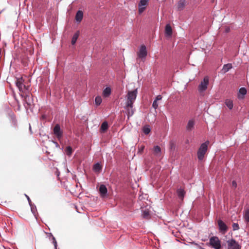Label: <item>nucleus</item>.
<instances>
[{"label": "nucleus", "mask_w": 249, "mask_h": 249, "mask_svg": "<svg viewBox=\"0 0 249 249\" xmlns=\"http://www.w3.org/2000/svg\"><path fill=\"white\" fill-rule=\"evenodd\" d=\"M23 100V105L28 112V110H32L34 106V100L33 96L30 94H26L25 95L20 94Z\"/></svg>", "instance_id": "f257e3e1"}, {"label": "nucleus", "mask_w": 249, "mask_h": 249, "mask_svg": "<svg viewBox=\"0 0 249 249\" xmlns=\"http://www.w3.org/2000/svg\"><path fill=\"white\" fill-rule=\"evenodd\" d=\"M137 89H135L133 90L128 91L126 95L127 100L126 102V107H133V103H134L137 95Z\"/></svg>", "instance_id": "f03ea898"}, {"label": "nucleus", "mask_w": 249, "mask_h": 249, "mask_svg": "<svg viewBox=\"0 0 249 249\" xmlns=\"http://www.w3.org/2000/svg\"><path fill=\"white\" fill-rule=\"evenodd\" d=\"M209 143V141H207L202 143L199 147L197 152V158L199 160H202L204 159L205 155L208 150V146Z\"/></svg>", "instance_id": "7ed1b4c3"}, {"label": "nucleus", "mask_w": 249, "mask_h": 249, "mask_svg": "<svg viewBox=\"0 0 249 249\" xmlns=\"http://www.w3.org/2000/svg\"><path fill=\"white\" fill-rule=\"evenodd\" d=\"M209 243L210 245L214 249H221V241L217 236H212L210 238Z\"/></svg>", "instance_id": "20e7f679"}, {"label": "nucleus", "mask_w": 249, "mask_h": 249, "mask_svg": "<svg viewBox=\"0 0 249 249\" xmlns=\"http://www.w3.org/2000/svg\"><path fill=\"white\" fill-rule=\"evenodd\" d=\"M209 84V78L208 77L205 76L202 81H201L198 86V89L199 92L205 91Z\"/></svg>", "instance_id": "39448f33"}, {"label": "nucleus", "mask_w": 249, "mask_h": 249, "mask_svg": "<svg viewBox=\"0 0 249 249\" xmlns=\"http://www.w3.org/2000/svg\"><path fill=\"white\" fill-rule=\"evenodd\" d=\"M217 224L219 232L222 234H225L228 231V226L221 219L218 220Z\"/></svg>", "instance_id": "423d86ee"}, {"label": "nucleus", "mask_w": 249, "mask_h": 249, "mask_svg": "<svg viewBox=\"0 0 249 249\" xmlns=\"http://www.w3.org/2000/svg\"><path fill=\"white\" fill-rule=\"evenodd\" d=\"M24 80L22 78H18L16 81V86L18 88L19 90L23 92L24 90H27L26 86L23 84Z\"/></svg>", "instance_id": "0eeeda50"}, {"label": "nucleus", "mask_w": 249, "mask_h": 249, "mask_svg": "<svg viewBox=\"0 0 249 249\" xmlns=\"http://www.w3.org/2000/svg\"><path fill=\"white\" fill-rule=\"evenodd\" d=\"M53 133L58 140H60L63 136V131L59 124H56L53 129Z\"/></svg>", "instance_id": "6e6552de"}, {"label": "nucleus", "mask_w": 249, "mask_h": 249, "mask_svg": "<svg viewBox=\"0 0 249 249\" xmlns=\"http://www.w3.org/2000/svg\"><path fill=\"white\" fill-rule=\"evenodd\" d=\"M147 54L146 46L144 45H142L138 53V56L140 58H145Z\"/></svg>", "instance_id": "1a4fd4ad"}, {"label": "nucleus", "mask_w": 249, "mask_h": 249, "mask_svg": "<svg viewBox=\"0 0 249 249\" xmlns=\"http://www.w3.org/2000/svg\"><path fill=\"white\" fill-rule=\"evenodd\" d=\"M9 116L12 126L15 128H17L18 127V121L15 115L13 112H10L9 114Z\"/></svg>", "instance_id": "9d476101"}, {"label": "nucleus", "mask_w": 249, "mask_h": 249, "mask_svg": "<svg viewBox=\"0 0 249 249\" xmlns=\"http://www.w3.org/2000/svg\"><path fill=\"white\" fill-rule=\"evenodd\" d=\"M99 192L101 197H105L107 193V189L106 185L104 184H101L99 187Z\"/></svg>", "instance_id": "9b49d317"}, {"label": "nucleus", "mask_w": 249, "mask_h": 249, "mask_svg": "<svg viewBox=\"0 0 249 249\" xmlns=\"http://www.w3.org/2000/svg\"><path fill=\"white\" fill-rule=\"evenodd\" d=\"M195 121L193 119L189 120L187 124L186 129L187 131L190 132L195 128Z\"/></svg>", "instance_id": "f8f14e48"}, {"label": "nucleus", "mask_w": 249, "mask_h": 249, "mask_svg": "<svg viewBox=\"0 0 249 249\" xmlns=\"http://www.w3.org/2000/svg\"><path fill=\"white\" fill-rule=\"evenodd\" d=\"M45 233L46 234L47 237L50 240H51V239H53V244L54 245V249H57V241H56L55 237L53 235V234L51 232H45Z\"/></svg>", "instance_id": "ddd939ff"}, {"label": "nucleus", "mask_w": 249, "mask_h": 249, "mask_svg": "<svg viewBox=\"0 0 249 249\" xmlns=\"http://www.w3.org/2000/svg\"><path fill=\"white\" fill-rule=\"evenodd\" d=\"M247 94V89L245 88H241L239 90L238 98L239 99H243L244 96Z\"/></svg>", "instance_id": "4468645a"}, {"label": "nucleus", "mask_w": 249, "mask_h": 249, "mask_svg": "<svg viewBox=\"0 0 249 249\" xmlns=\"http://www.w3.org/2000/svg\"><path fill=\"white\" fill-rule=\"evenodd\" d=\"M232 68V66L231 63H228L226 64H224L223 66L222 69L221 71V73H225L226 72L229 71Z\"/></svg>", "instance_id": "2eb2a0df"}, {"label": "nucleus", "mask_w": 249, "mask_h": 249, "mask_svg": "<svg viewBox=\"0 0 249 249\" xmlns=\"http://www.w3.org/2000/svg\"><path fill=\"white\" fill-rule=\"evenodd\" d=\"M111 93V89L109 87H106L103 91V96L105 98L108 97Z\"/></svg>", "instance_id": "dca6fc26"}, {"label": "nucleus", "mask_w": 249, "mask_h": 249, "mask_svg": "<svg viewBox=\"0 0 249 249\" xmlns=\"http://www.w3.org/2000/svg\"><path fill=\"white\" fill-rule=\"evenodd\" d=\"M83 18V13L81 10L77 11L75 15V19L77 22H80Z\"/></svg>", "instance_id": "f3484780"}, {"label": "nucleus", "mask_w": 249, "mask_h": 249, "mask_svg": "<svg viewBox=\"0 0 249 249\" xmlns=\"http://www.w3.org/2000/svg\"><path fill=\"white\" fill-rule=\"evenodd\" d=\"M102 169V166L99 162L96 163L93 165V170L96 173L101 172Z\"/></svg>", "instance_id": "a211bd4d"}, {"label": "nucleus", "mask_w": 249, "mask_h": 249, "mask_svg": "<svg viewBox=\"0 0 249 249\" xmlns=\"http://www.w3.org/2000/svg\"><path fill=\"white\" fill-rule=\"evenodd\" d=\"M177 193L178 197L180 199L183 200L185 194V192L184 189L180 188L177 190Z\"/></svg>", "instance_id": "6ab92c4d"}, {"label": "nucleus", "mask_w": 249, "mask_h": 249, "mask_svg": "<svg viewBox=\"0 0 249 249\" xmlns=\"http://www.w3.org/2000/svg\"><path fill=\"white\" fill-rule=\"evenodd\" d=\"M165 33L167 36H171L172 34V29L169 24H166L165 26Z\"/></svg>", "instance_id": "aec40b11"}, {"label": "nucleus", "mask_w": 249, "mask_h": 249, "mask_svg": "<svg viewBox=\"0 0 249 249\" xmlns=\"http://www.w3.org/2000/svg\"><path fill=\"white\" fill-rule=\"evenodd\" d=\"M108 128V124L107 121L104 122L100 127V132H106Z\"/></svg>", "instance_id": "412c9836"}, {"label": "nucleus", "mask_w": 249, "mask_h": 249, "mask_svg": "<svg viewBox=\"0 0 249 249\" xmlns=\"http://www.w3.org/2000/svg\"><path fill=\"white\" fill-rule=\"evenodd\" d=\"M125 108L127 109L128 119H129V117L133 116V115L134 114L135 109L133 108V107H126V106Z\"/></svg>", "instance_id": "4be33fe9"}, {"label": "nucleus", "mask_w": 249, "mask_h": 249, "mask_svg": "<svg viewBox=\"0 0 249 249\" xmlns=\"http://www.w3.org/2000/svg\"><path fill=\"white\" fill-rule=\"evenodd\" d=\"M185 5V0H180L178 3V10L183 9Z\"/></svg>", "instance_id": "5701e85b"}, {"label": "nucleus", "mask_w": 249, "mask_h": 249, "mask_svg": "<svg viewBox=\"0 0 249 249\" xmlns=\"http://www.w3.org/2000/svg\"><path fill=\"white\" fill-rule=\"evenodd\" d=\"M225 103L229 109L231 110L232 109L233 104L232 100L227 99L225 100Z\"/></svg>", "instance_id": "b1692460"}, {"label": "nucleus", "mask_w": 249, "mask_h": 249, "mask_svg": "<svg viewBox=\"0 0 249 249\" xmlns=\"http://www.w3.org/2000/svg\"><path fill=\"white\" fill-rule=\"evenodd\" d=\"M79 36V31H77L75 33H74V34L72 36V37L71 39V44L72 45H73L76 43Z\"/></svg>", "instance_id": "393cba45"}, {"label": "nucleus", "mask_w": 249, "mask_h": 249, "mask_svg": "<svg viewBox=\"0 0 249 249\" xmlns=\"http://www.w3.org/2000/svg\"><path fill=\"white\" fill-rule=\"evenodd\" d=\"M30 207H31V210L32 213L34 214V215L35 216L36 218V213L37 212V209L36 208V205L33 204L31 203V204H29Z\"/></svg>", "instance_id": "a878e982"}, {"label": "nucleus", "mask_w": 249, "mask_h": 249, "mask_svg": "<svg viewBox=\"0 0 249 249\" xmlns=\"http://www.w3.org/2000/svg\"><path fill=\"white\" fill-rule=\"evenodd\" d=\"M151 128L149 125H145L142 128V131L145 135H148L151 132Z\"/></svg>", "instance_id": "bb28decb"}, {"label": "nucleus", "mask_w": 249, "mask_h": 249, "mask_svg": "<svg viewBox=\"0 0 249 249\" xmlns=\"http://www.w3.org/2000/svg\"><path fill=\"white\" fill-rule=\"evenodd\" d=\"M142 216L143 218L149 219L150 218V214L148 211L144 210L142 212Z\"/></svg>", "instance_id": "cd10ccee"}, {"label": "nucleus", "mask_w": 249, "mask_h": 249, "mask_svg": "<svg viewBox=\"0 0 249 249\" xmlns=\"http://www.w3.org/2000/svg\"><path fill=\"white\" fill-rule=\"evenodd\" d=\"M102 102V99L101 96H97L95 98V103L97 106L101 105Z\"/></svg>", "instance_id": "c85d7f7f"}, {"label": "nucleus", "mask_w": 249, "mask_h": 249, "mask_svg": "<svg viewBox=\"0 0 249 249\" xmlns=\"http://www.w3.org/2000/svg\"><path fill=\"white\" fill-rule=\"evenodd\" d=\"M65 152L68 156H71L72 153V149L71 147L70 146H67L66 148Z\"/></svg>", "instance_id": "c756f323"}, {"label": "nucleus", "mask_w": 249, "mask_h": 249, "mask_svg": "<svg viewBox=\"0 0 249 249\" xmlns=\"http://www.w3.org/2000/svg\"><path fill=\"white\" fill-rule=\"evenodd\" d=\"M161 152V148L158 145H156L154 147V153L155 154H158Z\"/></svg>", "instance_id": "7c9ffc66"}, {"label": "nucleus", "mask_w": 249, "mask_h": 249, "mask_svg": "<svg viewBox=\"0 0 249 249\" xmlns=\"http://www.w3.org/2000/svg\"><path fill=\"white\" fill-rule=\"evenodd\" d=\"M244 218L245 220L247 222L249 223V210H248L245 212Z\"/></svg>", "instance_id": "2f4dec72"}, {"label": "nucleus", "mask_w": 249, "mask_h": 249, "mask_svg": "<svg viewBox=\"0 0 249 249\" xmlns=\"http://www.w3.org/2000/svg\"><path fill=\"white\" fill-rule=\"evenodd\" d=\"M149 0H141L139 6H145L148 4Z\"/></svg>", "instance_id": "473e14b6"}, {"label": "nucleus", "mask_w": 249, "mask_h": 249, "mask_svg": "<svg viewBox=\"0 0 249 249\" xmlns=\"http://www.w3.org/2000/svg\"><path fill=\"white\" fill-rule=\"evenodd\" d=\"M232 226L233 231H236L239 229V226L238 223H233Z\"/></svg>", "instance_id": "72a5a7b5"}, {"label": "nucleus", "mask_w": 249, "mask_h": 249, "mask_svg": "<svg viewBox=\"0 0 249 249\" xmlns=\"http://www.w3.org/2000/svg\"><path fill=\"white\" fill-rule=\"evenodd\" d=\"M158 102L156 101H154L152 104V107L153 108H154L155 109H157L158 107Z\"/></svg>", "instance_id": "f704fd0d"}, {"label": "nucleus", "mask_w": 249, "mask_h": 249, "mask_svg": "<svg viewBox=\"0 0 249 249\" xmlns=\"http://www.w3.org/2000/svg\"><path fill=\"white\" fill-rule=\"evenodd\" d=\"M145 8L144 6H139V12L140 13H142L144 10Z\"/></svg>", "instance_id": "c9c22d12"}, {"label": "nucleus", "mask_w": 249, "mask_h": 249, "mask_svg": "<svg viewBox=\"0 0 249 249\" xmlns=\"http://www.w3.org/2000/svg\"><path fill=\"white\" fill-rule=\"evenodd\" d=\"M162 99V96L161 95H158L156 97V99H155L154 101H156L157 102H158V101H160V100H161Z\"/></svg>", "instance_id": "e433bc0d"}, {"label": "nucleus", "mask_w": 249, "mask_h": 249, "mask_svg": "<svg viewBox=\"0 0 249 249\" xmlns=\"http://www.w3.org/2000/svg\"><path fill=\"white\" fill-rule=\"evenodd\" d=\"M232 186L235 188L237 187V183L235 180H233L232 181Z\"/></svg>", "instance_id": "4c0bfd02"}, {"label": "nucleus", "mask_w": 249, "mask_h": 249, "mask_svg": "<svg viewBox=\"0 0 249 249\" xmlns=\"http://www.w3.org/2000/svg\"><path fill=\"white\" fill-rule=\"evenodd\" d=\"M25 196L26 197L27 199V200L28 201V203H29V204H31V203H32L30 197H29V196H28L27 195L25 194Z\"/></svg>", "instance_id": "58836bf2"}, {"label": "nucleus", "mask_w": 249, "mask_h": 249, "mask_svg": "<svg viewBox=\"0 0 249 249\" xmlns=\"http://www.w3.org/2000/svg\"><path fill=\"white\" fill-rule=\"evenodd\" d=\"M221 249H225V246H227L226 245V243H222L221 244Z\"/></svg>", "instance_id": "ea45409f"}, {"label": "nucleus", "mask_w": 249, "mask_h": 249, "mask_svg": "<svg viewBox=\"0 0 249 249\" xmlns=\"http://www.w3.org/2000/svg\"><path fill=\"white\" fill-rule=\"evenodd\" d=\"M53 142L54 143V144L55 145L56 147H59V145L58 142H57L55 141H53Z\"/></svg>", "instance_id": "a19ab883"}, {"label": "nucleus", "mask_w": 249, "mask_h": 249, "mask_svg": "<svg viewBox=\"0 0 249 249\" xmlns=\"http://www.w3.org/2000/svg\"><path fill=\"white\" fill-rule=\"evenodd\" d=\"M29 130H30V132L32 133L31 126L30 124L29 125Z\"/></svg>", "instance_id": "79ce46f5"}, {"label": "nucleus", "mask_w": 249, "mask_h": 249, "mask_svg": "<svg viewBox=\"0 0 249 249\" xmlns=\"http://www.w3.org/2000/svg\"><path fill=\"white\" fill-rule=\"evenodd\" d=\"M18 110H20V106L18 105Z\"/></svg>", "instance_id": "37998d69"}, {"label": "nucleus", "mask_w": 249, "mask_h": 249, "mask_svg": "<svg viewBox=\"0 0 249 249\" xmlns=\"http://www.w3.org/2000/svg\"><path fill=\"white\" fill-rule=\"evenodd\" d=\"M50 241L53 243V239H51V240H50Z\"/></svg>", "instance_id": "c03bdc74"}]
</instances>
